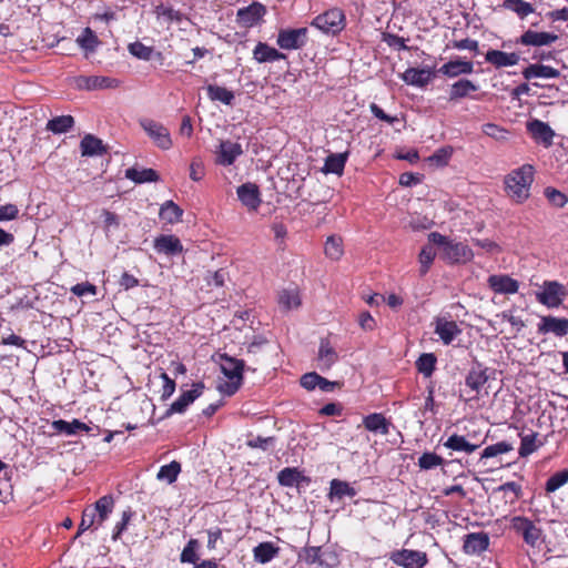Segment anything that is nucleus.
<instances>
[{"label":"nucleus","mask_w":568,"mask_h":568,"mask_svg":"<svg viewBox=\"0 0 568 568\" xmlns=\"http://www.w3.org/2000/svg\"><path fill=\"white\" fill-rule=\"evenodd\" d=\"M77 41L83 49L90 51H93L98 44V38L90 28H85L83 36Z\"/></svg>","instance_id":"680f3d73"},{"label":"nucleus","mask_w":568,"mask_h":568,"mask_svg":"<svg viewBox=\"0 0 568 568\" xmlns=\"http://www.w3.org/2000/svg\"><path fill=\"white\" fill-rule=\"evenodd\" d=\"M197 547H199V541L196 539H190L181 552V557H180L181 561L195 564L196 560L199 559V557L196 555Z\"/></svg>","instance_id":"13d9d810"},{"label":"nucleus","mask_w":568,"mask_h":568,"mask_svg":"<svg viewBox=\"0 0 568 568\" xmlns=\"http://www.w3.org/2000/svg\"><path fill=\"white\" fill-rule=\"evenodd\" d=\"M278 551L280 548L274 546L273 542H261L253 549L254 560L260 564L270 562L274 557L277 556Z\"/></svg>","instance_id":"4c0bfd02"},{"label":"nucleus","mask_w":568,"mask_h":568,"mask_svg":"<svg viewBox=\"0 0 568 568\" xmlns=\"http://www.w3.org/2000/svg\"><path fill=\"white\" fill-rule=\"evenodd\" d=\"M265 13V6L261 2L254 1L250 6L237 10L236 21L244 28H251L258 23Z\"/></svg>","instance_id":"1a4fd4ad"},{"label":"nucleus","mask_w":568,"mask_h":568,"mask_svg":"<svg viewBox=\"0 0 568 568\" xmlns=\"http://www.w3.org/2000/svg\"><path fill=\"white\" fill-rule=\"evenodd\" d=\"M474 70L471 61L450 60L438 69L439 73L449 78H455L460 74H470Z\"/></svg>","instance_id":"bb28decb"},{"label":"nucleus","mask_w":568,"mask_h":568,"mask_svg":"<svg viewBox=\"0 0 568 568\" xmlns=\"http://www.w3.org/2000/svg\"><path fill=\"white\" fill-rule=\"evenodd\" d=\"M488 375L487 368L483 366L479 362H476L475 365L469 369L468 374L465 378V384L473 392L478 394L481 387L487 383Z\"/></svg>","instance_id":"412c9836"},{"label":"nucleus","mask_w":568,"mask_h":568,"mask_svg":"<svg viewBox=\"0 0 568 568\" xmlns=\"http://www.w3.org/2000/svg\"><path fill=\"white\" fill-rule=\"evenodd\" d=\"M489 546V536L486 532H471L465 536L463 549L466 554H480Z\"/></svg>","instance_id":"aec40b11"},{"label":"nucleus","mask_w":568,"mask_h":568,"mask_svg":"<svg viewBox=\"0 0 568 568\" xmlns=\"http://www.w3.org/2000/svg\"><path fill=\"white\" fill-rule=\"evenodd\" d=\"M511 449H513V446L510 444H508L506 442H499V443H496L494 445L487 446L483 450L480 458L481 459L491 458V457H495L497 455L508 453Z\"/></svg>","instance_id":"4d7b16f0"},{"label":"nucleus","mask_w":568,"mask_h":568,"mask_svg":"<svg viewBox=\"0 0 568 568\" xmlns=\"http://www.w3.org/2000/svg\"><path fill=\"white\" fill-rule=\"evenodd\" d=\"M348 153H331L326 159L323 168L324 173H334L342 175L344 172L345 163L347 161Z\"/></svg>","instance_id":"c9c22d12"},{"label":"nucleus","mask_w":568,"mask_h":568,"mask_svg":"<svg viewBox=\"0 0 568 568\" xmlns=\"http://www.w3.org/2000/svg\"><path fill=\"white\" fill-rule=\"evenodd\" d=\"M129 52L133 57L144 61H150L152 59H158L159 61L163 60L161 52H155L152 47H146L140 41L129 44Z\"/></svg>","instance_id":"e433bc0d"},{"label":"nucleus","mask_w":568,"mask_h":568,"mask_svg":"<svg viewBox=\"0 0 568 568\" xmlns=\"http://www.w3.org/2000/svg\"><path fill=\"white\" fill-rule=\"evenodd\" d=\"M278 304L284 310L290 311L301 305V298L295 290H284L278 294Z\"/></svg>","instance_id":"09e8293b"},{"label":"nucleus","mask_w":568,"mask_h":568,"mask_svg":"<svg viewBox=\"0 0 568 568\" xmlns=\"http://www.w3.org/2000/svg\"><path fill=\"white\" fill-rule=\"evenodd\" d=\"M207 95L212 101H221L226 105H231L234 100V93L224 87L209 84L206 88Z\"/></svg>","instance_id":"37998d69"},{"label":"nucleus","mask_w":568,"mask_h":568,"mask_svg":"<svg viewBox=\"0 0 568 568\" xmlns=\"http://www.w3.org/2000/svg\"><path fill=\"white\" fill-rule=\"evenodd\" d=\"M125 178L133 181L136 184H142L145 182H158L160 180V176L155 170H153V169L139 170L136 168L126 169Z\"/></svg>","instance_id":"f704fd0d"},{"label":"nucleus","mask_w":568,"mask_h":568,"mask_svg":"<svg viewBox=\"0 0 568 568\" xmlns=\"http://www.w3.org/2000/svg\"><path fill=\"white\" fill-rule=\"evenodd\" d=\"M444 446L455 452H465L467 454H471L475 450H477L481 446V444L470 443L464 436L453 434L444 443Z\"/></svg>","instance_id":"473e14b6"},{"label":"nucleus","mask_w":568,"mask_h":568,"mask_svg":"<svg viewBox=\"0 0 568 568\" xmlns=\"http://www.w3.org/2000/svg\"><path fill=\"white\" fill-rule=\"evenodd\" d=\"M534 181V168L525 164L509 174L506 180V192L517 203L529 197V189Z\"/></svg>","instance_id":"f03ea898"},{"label":"nucleus","mask_w":568,"mask_h":568,"mask_svg":"<svg viewBox=\"0 0 568 568\" xmlns=\"http://www.w3.org/2000/svg\"><path fill=\"white\" fill-rule=\"evenodd\" d=\"M383 41L386 42L390 48H394L398 51L407 50V45L405 44V39L393 33H383Z\"/></svg>","instance_id":"338daca9"},{"label":"nucleus","mask_w":568,"mask_h":568,"mask_svg":"<svg viewBox=\"0 0 568 568\" xmlns=\"http://www.w3.org/2000/svg\"><path fill=\"white\" fill-rule=\"evenodd\" d=\"M114 508V498L112 495H104L99 498L93 506H91V510L94 515L99 514L102 518H109L110 514Z\"/></svg>","instance_id":"49530a36"},{"label":"nucleus","mask_w":568,"mask_h":568,"mask_svg":"<svg viewBox=\"0 0 568 568\" xmlns=\"http://www.w3.org/2000/svg\"><path fill=\"white\" fill-rule=\"evenodd\" d=\"M275 443V437H262L256 436L247 440L246 445L251 448H261L263 450H267L270 446H273Z\"/></svg>","instance_id":"69168bd1"},{"label":"nucleus","mask_w":568,"mask_h":568,"mask_svg":"<svg viewBox=\"0 0 568 568\" xmlns=\"http://www.w3.org/2000/svg\"><path fill=\"white\" fill-rule=\"evenodd\" d=\"M389 559L404 568H423L427 565V554L419 550L400 549L389 555Z\"/></svg>","instance_id":"423d86ee"},{"label":"nucleus","mask_w":568,"mask_h":568,"mask_svg":"<svg viewBox=\"0 0 568 568\" xmlns=\"http://www.w3.org/2000/svg\"><path fill=\"white\" fill-rule=\"evenodd\" d=\"M435 333L439 336L444 344H450L457 335L462 333L456 322L437 318Z\"/></svg>","instance_id":"a878e982"},{"label":"nucleus","mask_w":568,"mask_h":568,"mask_svg":"<svg viewBox=\"0 0 568 568\" xmlns=\"http://www.w3.org/2000/svg\"><path fill=\"white\" fill-rule=\"evenodd\" d=\"M483 133L497 142L505 143L508 141L510 132L495 123H486L481 126Z\"/></svg>","instance_id":"de8ad7c7"},{"label":"nucleus","mask_w":568,"mask_h":568,"mask_svg":"<svg viewBox=\"0 0 568 568\" xmlns=\"http://www.w3.org/2000/svg\"><path fill=\"white\" fill-rule=\"evenodd\" d=\"M307 28L281 29L276 43L283 50H298L307 42Z\"/></svg>","instance_id":"39448f33"},{"label":"nucleus","mask_w":568,"mask_h":568,"mask_svg":"<svg viewBox=\"0 0 568 568\" xmlns=\"http://www.w3.org/2000/svg\"><path fill=\"white\" fill-rule=\"evenodd\" d=\"M133 516V511L129 508L122 513V519L119 521L113 530L112 539L116 540L120 538L122 532L126 529L129 521Z\"/></svg>","instance_id":"0e129e2a"},{"label":"nucleus","mask_w":568,"mask_h":568,"mask_svg":"<svg viewBox=\"0 0 568 568\" xmlns=\"http://www.w3.org/2000/svg\"><path fill=\"white\" fill-rule=\"evenodd\" d=\"M95 518H97V515H94V513L91 510V506L85 507L82 513V518H81V523L79 525L77 536L81 535L85 530L95 526Z\"/></svg>","instance_id":"bf43d9fd"},{"label":"nucleus","mask_w":568,"mask_h":568,"mask_svg":"<svg viewBox=\"0 0 568 568\" xmlns=\"http://www.w3.org/2000/svg\"><path fill=\"white\" fill-rule=\"evenodd\" d=\"M140 124L158 148L169 150L172 146L170 132L163 124L150 119L142 120Z\"/></svg>","instance_id":"6e6552de"},{"label":"nucleus","mask_w":568,"mask_h":568,"mask_svg":"<svg viewBox=\"0 0 568 568\" xmlns=\"http://www.w3.org/2000/svg\"><path fill=\"white\" fill-rule=\"evenodd\" d=\"M485 59L488 63L495 65L496 68H503L517 64L520 60V57L516 52L508 53L491 49L487 51Z\"/></svg>","instance_id":"b1692460"},{"label":"nucleus","mask_w":568,"mask_h":568,"mask_svg":"<svg viewBox=\"0 0 568 568\" xmlns=\"http://www.w3.org/2000/svg\"><path fill=\"white\" fill-rule=\"evenodd\" d=\"M312 26L325 33L336 34L345 27V14L341 9L333 8L315 17Z\"/></svg>","instance_id":"7ed1b4c3"},{"label":"nucleus","mask_w":568,"mask_h":568,"mask_svg":"<svg viewBox=\"0 0 568 568\" xmlns=\"http://www.w3.org/2000/svg\"><path fill=\"white\" fill-rule=\"evenodd\" d=\"M243 153L240 143L231 141H221L219 151L216 152V163L223 166L232 165L236 158Z\"/></svg>","instance_id":"dca6fc26"},{"label":"nucleus","mask_w":568,"mask_h":568,"mask_svg":"<svg viewBox=\"0 0 568 568\" xmlns=\"http://www.w3.org/2000/svg\"><path fill=\"white\" fill-rule=\"evenodd\" d=\"M180 471H181V464L176 460H173L170 464L162 466L160 468L156 477L159 480H165L169 484H172L176 480Z\"/></svg>","instance_id":"8fccbe9b"},{"label":"nucleus","mask_w":568,"mask_h":568,"mask_svg":"<svg viewBox=\"0 0 568 568\" xmlns=\"http://www.w3.org/2000/svg\"><path fill=\"white\" fill-rule=\"evenodd\" d=\"M182 214L183 210L171 200L164 202L160 209V217L171 224L181 221Z\"/></svg>","instance_id":"a19ab883"},{"label":"nucleus","mask_w":568,"mask_h":568,"mask_svg":"<svg viewBox=\"0 0 568 568\" xmlns=\"http://www.w3.org/2000/svg\"><path fill=\"white\" fill-rule=\"evenodd\" d=\"M253 58L258 63H265L285 59L286 55L264 42H258L253 50Z\"/></svg>","instance_id":"cd10ccee"},{"label":"nucleus","mask_w":568,"mask_h":568,"mask_svg":"<svg viewBox=\"0 0 568 568\" xmlns=\"http://www.w3.org/2000/svg\"><path fill=\"white\" fill-rule=\"evenodd\" d=\"M216 363H219L222 373L230 379L219 386V389L226 395H233L240 388L243 382V372L245 363L243 359H237L227 355L226 353H219L214 356Z\"/></svg>","instance_id":"f257e3e1"},{"label":"nucleus","mask_w":568,"mask_h":568,"mask_svg":"<svg viewBox=\"0 0 568 568\" xmlns=\"http://www.w3.org/2000/svg\"><path fill=\"white\" fill-rule=\"evenodd\" d=\"M324 250L325 255L331 260H339L343 255L342 239L335 235L328 236Z\"/></svg>","instance_id":"3c124183"},{"label":"nucleus","mask_w":568,"mask_h":568,"mask_svg":"<svg viewBox=\"0 0 568 568\" xmlns=\"http://www.w3.org/2000/svg\"><path fill=\"white\" fill-rule=\"evenodd\" d=\"M444 459L435 453H424L418 458V466L422 469L429 470L437 466L443 465Z\"/></svg>","instance_id":"6e6d98bb"},{"label":"nucleus","mask_w":568,"mask_h":568,"mask_svg":"<svg viewBox=\"0 0 568 568\" xmlns=\"http://www.w3.org/2000/svg\"><path fill=\"white\" fill-rule=\"evenodd\" d=\"M568 481V469L555 473L546 483V490L554 493Z\"/></svg>","instance_id":"5fc2aeb1"},{"label":"nucleus","mask_w":568,"mask_h":568,"mask_svg":"<svg viewBox=\"0 0 568 568\" xmlns=\"http://www.w3.org/2000/svg\"><path fill=\"white\" fill-rule=\"evenodd\" d=\"M470 247L464 243L448 242L443 250V258L450 264L466 263L473 258Z\"/></svg>","instance_id":"9b49d317"},{"label":"nucleus","mask_w":568,"mask_h":568,"mask_svg":"<svg viewBox=\"0 0 568 568\" xmlns=\"http://www.w3.org/2000/svg\"><path fill=\"white\" fill-rule=\"evenodd\" d=\"M240 201L250 210H256L261 204L260 190L254 183H244L237 187Z\"/></svg>","instance_id":"4be33fe9"},{"label":"nucleus","mask_w":568,"mask_h":568,"mask_svg":"<svg viewBox=\"0 0 568 568\" xmlns=\"http://www.w3.org/2000/svg\"><path fill=\"white\" fill-rule=\"evenodd\" d=\"M51 426L55 432L63 433L69 436L75 435L79 432L90 430V427L79 419H73L72 422L57 419L52 422Z\"/></svg>","instance_id":"72a5a7b5"},{"label":"nucleus","mask_w":568,"mask_h":568,"mask_svg":"<svg viewBox=\"0 0 568 568\" xmlns=\"http://www.w3.org/2000/svg\"><path fill=\"white\" fill-rule=\"evenodd\" d=\"M205 176V166L200 158H194L190 164V179L194 182L201 181Z\"/></svg>","instance_id":"e2e57ef3"},{"label":"nucleus","mask_w":568,"mask_h":568,"mask_svg":"<svg viewBox=\"0 0 568 568\" xmlns=\"http://www.w3.org/2000/svg\"><path fill=\"white\" fill-rule=\"evenodd\" d=\"M320 376L321 375H318L315 372H311V373H306V374L302 375V377L300 379L301 386L307 390H314L318 385Z\"/></svg>","instance_id":"774afa93"},{"label":"nucleus","mask_w":568,"mask_h":568,"mask_svg":"<svg viewBox=\"0 0 568 568\" xmlns=\"http://www.w3.org/2000/svg\"><path fill=\"white\" fill-rule=\"evenodd\" d=\"M523 75L526 80H530L532 78H546V79H555L560 75L559 70L544 64H530L523 71Z\"/></svg>","instance_id":"2f4dec72"},{"label":"nucleus","mask_w":568,"mask_h":568,"mask_svg":"<svg viewBox=\"0 0 568 568\" xmlns=\"http://www.w3.org/2000/svg\"><path fill=\"white\" fill-rule=\"evenodd\" d=\"M203 389H204L203 383L193 384L192 389L183 392L179 396V398L171 404V406L168 410V414L184 413L185 409L187 408V406L202 395Z\"/></svg>","instance_id":"2eb2a0df"},{"label":"nucleus","mask_w":568,"mask_h":568,"mask_svg":"<svg viewBox=\"0 0 568 568\" xmlns=\"http://www.w3.org/2000/svg\"><path fill=\"white\" fill-rule=\"evenodd\" d=\"M504 7L516 12L520 18H525L534 12V7L524 0H505Z\"/></svg>","instance_id":"603ef678"},{"label":"nucleus","mask_w":568,"mask_h":568,"mask_svg":"<svg viewBox=\"0 0 568 568\" xmlns=\"http://www.w3.org/2000/svg\"><path fill=\"white\" fill-rule=\"evenodd\" d=\"M545 195L548 201L557 207H564L568 202V197L562 192L554 187H546Z\"/></svg>","instance_id":"052dcab7"},{"label":"nucleus","mask_w":568,"mask_h":568,"mask_svg":"<svg viewBox=\"0 0 568 568\" xmlns=\"http://www.w3.org/2000/svg\"><path fill=\"white\" fill-rule=\"evenodd\" d=\"M537 433H531L521 437V443L519 447L520 457H527L537 450V448L541 445V443L537 444Z\"/></svg>","instance_id":"864d4df0"},{"label":"nucleus","mask_w":568,"mask_h":568,"mask_svg":"<svg viewBox=\"0 0 568 568\" xmlns=\"http://www.w3.org/2000/svg\"><path fill=\"white\" fill-rule=\"evenodd\" d=\"M278 484L283 487L298 486L301 483H308L310 479L305 477L295 467H285L277 474Z\"/></svg>","instance_id":"c85d7f7f"},{"label":"nucleus","mask_w":568,"mask_h":568,"mask_svg":"<svg viewBox=\"0 0 568 568\" xmlns=\"http://www.w3.org/2000/svg\"><path fill=\"white\" fill-rule=\"evenodd\" d=\"M558 40V36L550 32H538L534 30L525 31L520 38L517 40V43L523 45H532V47H544L549 45Z\"/></svg>","instance_id":"a211bd4d"},{"label":"nucleus","mask_w":568,"mask_h":568,"mask_svg":"<svg viewBox=\"0 0 568 568\" xmlns=\"http://www.w3.org/2000/svg\"><path fill=\"white\" fill-rule=\"evenodd\" d=\"M338 359V354L335 348L325 338L321 339L320 349L317 355V367L321 371L329 369Z\"/></svg>","instance_id":"5701e85b"},{"label":"nucleus","mask_w":568,"mask_h":568,"mask_svg":"<svg viewBox=\"0 0 568 568\" xmlns=\"http://www.w3.org/2000/svg\"><path fill=\"white\" fill-rule=\"evenodd\" d=\"M437 358L433 353H424L416 361V368L425 377H430L435 371Z\"/></svg>","instance_id":"c03bdc74"},{"label":"nucleus","mask_w":568,"mask_h":568,"mask_svg":"<svg viewBox=\"0 0 568 568\" xmlns=\"http://www.w3.org/2000/svg\"><path fill=\"white\" fill-rule=\"evenodd\" d=\"M435 256H436V251L432 244H427L422 247L419 255H418V262L420 264V267H419L420 276H424L429 271Z\"/></svg>","instance_id":"a18cd8bd"},{"label":"nucleus","mask_w":568,"mask_h":568,"mask_svg":"<svg viewBox=\"0 0 568 568\" xmlns=\"http://www.w3.org/2000/svg\"><path fill=\"white\" fill-rule=\"evenodd\" d=\"M154 248L156 252L166 255H176L183 251L181 241L174 235H161L156 237L154 241Z\"/></svg>","instance_id":"393cba45"},{"label":"nucleus","mask_w":568,"mask_h":568,"mask_svg":"<svg viewBox=\"0 0 568 568\" xmlns=\"http://www.w3.org/2000/svg\"><path fill=\"white\" fill-rule=\"evenodd\" d=\"M526 129L537 143H541L546 148L552 145L555 132L548 123L534 119L526 123Z\"/></svg>","instance_id":"9d476101"},{"label":"nucleus","mask_w":568,"mask_h":568,"mask_svg":"<svg viewBox=\"0 0 568 568\" xmlns=\"http://www.w3.org/2000/svg\"><path fill=\"white\" fill-rule=\"evenodd\" d=\"M363 424L369 432L379 433L382 435H387L389 433L390 423L379 413L365 416Z\"/></svg>","instance_id":"7c9ffc66"},{"label":"nucleus","mask_w":568,"mask_h":568,"mask_svg":"<svg viewBox=\"0 0 568 568\" xmlns=\"http://www.w3.org/2000/svg\"><path fill=\"white\" fill-rule=\"evenodd\" d=\"M435 77V72L430 68L416 69L408 68L403 74L402 79L405 83L418 88L426 87Z\"/></svg>","instance_id":"f3484780"},{"label":"nucleus","mask_w":568,"mask_h":568,"mask_svg":"<svg viewBox=\"0 0 568 568\" xmlns=\"http://www.w3.org/2000/svg\"><path fill=\"white\" fill-rule=\"evenodd\" d=\"M356 495V490L347 483L341 479H333L331 481L329 487V499L337 498L342 499L345 496L347 497H354Z\"/></svg>","instance_id":"ea45409f"},{"label":"nucleus","mask_w":568,"mask_h":568,"mask_svg":"<svg viewBox=\"0 0 568 568\" xmlns=\"http://www.w3.org/2000/svg\"><path fill=\"white\" fill-rule=\"evenodd\" d=\"M487 282L497 294H515L519 288V283L508 275H490Z\"/></svg>","instance_id":"6ab92c4d"},{"label":"nucleus","mask_w":568,"mask_h":568,"mask_svg":"<svg viewBox=\"0 0 568 568\" xmlns=\"http://www.w3.org/2000/svg\"><path fill=\"white\" fill-rule=\"evenodd\" d=\"M511 526L516 532L523 536L524 541L527 545L532 548L539 546L542 537V530L530 519L521 516L514 517Z\"/></svg>","instance_id":"20e7f679"},{"label":"nucleus","mask_w":568,"mask_h":568,"mask_svg":"<svg viewBox=\"0 0 568 568\" xmlns=\"http://www.w3.org/2000/svg\"><path fill=\"white\" fill-rule=\"evenodd\" d=\"M74 125V119L71 115H60L49 120L47 123V130L60 134L71 130Z\"/></svg>","instance_id":"79ce46f5"},{"label":"nucleus","mask_w":568,"mask_h":568,"mask_svg":"<svg viewBox=\"0 0 568 568\" xmlns=\"http://www.w3.org/2000/svg\"><path fill=\"white\" fill-rule=\"evenodd\" d=\"M567 291L565 286L558 282H545L542 291L536 294V298L547 307H558L562 304Z\"/></svg>","instance_id":"0eeeda50"},{"label":"nucleus","mask_w":568,"mask_h":568,"mask_svg":"<svg viewBox=\"0 0 568 568\" xmlns=\"http://www.w3.org/2000/svg\"><path fill=\"white\" fill-rule=\"evenodd\" d=\"M80 148L83 156H94L106 153V148L103 145L102 140L92 134H87L81 140Z\"/></svg>","instance_id":"c756f323"},{"label":"nucleus","mask_w":568,"mask_h":568,"mask_svg":"<svg viewBox=\"0 0 568 568\" xmlns=\"http://www.w3.org/2000/svg\"><path fill=\"white\" fill-rule=\"evenodd\" d=\"M247 355L255 365H263L274 352V347L262 336L255 337L247 346Z\"/></svg>","instance_id":"f8f14e48"},{"label":"nucleus","mask_w":568,"mask_h":568,"mask_svg":"<svg viewBox=\"0 0 568 568\" xmlns=\"http://www.w3.org/2000/svg\"><path fill=\"white\" fill-rule=\"evenodd\" d=\"M77 87L84 90L114 89L120 85V81L110 77L102 75H80L75 80Z\"/></svg>","instance_id":"ddd939ff"},{"label":"nucleus","mask_w":568,"mask_h":568,"mask_svg":"<svg viewBox=\"0 0 568 568\" xmlns=\"http://www.w3.org/2000/svg\"><path fill=\"white\" fill-rule=\"evenodd\" d=\"M478 87L468 79H462L453 83L449 92V100L455 101L466 98L470 92L477 91Z\"/></svg>","instance_id":"58836bf2"},{"label":"nucleus","mask_w":568,"mask_h":568,"mask_svg":"<svg viewBox=\"0 0 568 568\" xmlns=\"http://www.w3.org/2000/svg\"><path fill=\"white\" fill-rule=\"evenodd\" d=\"M538 333H551L557 337H564L568 334V318H559L551 315L541 316L538 324Z\"/></svg>","instance_id":"4468645a"}]
</instances>
